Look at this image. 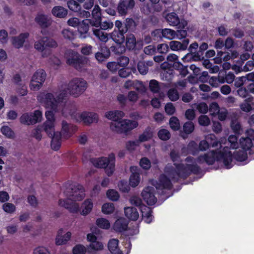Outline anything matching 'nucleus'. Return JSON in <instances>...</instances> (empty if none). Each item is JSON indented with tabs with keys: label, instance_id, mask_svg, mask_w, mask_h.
<instances>
[{
	"label": "nucleus",
	"instance_id": "1",
	"mask_svg": "<svg viewBox=\"0 0 254 254\" xmlns=\"http://www.w3.org/2000/svg\"><path fill=\"white\" fill-rule=\"evenodd\" d=\"M186 166L184 165L167 164L164 169V174L160 176L158 182L153 181L152 184L157 190L170 189L171 181H177L179 178H186L190 173H197L199 167L195 163V161L191 157L186 158Z\"/></svg>",
	"mask_w": 254,
	"mask_h": 254
},
{
	"label": "nucleus",
	"instance_id": "2",
	"mask_svg": "<svg viewBox=\"0 0 254 254\" xmlns=\"http://www.w3.org/2000/svg\"><path fill=\"white\" fill-rule=\"evenodd\" d=\"M67 96V92L65 90L59 92L51 93L43 92L37 97L38 100L43 104L46 108L50 109L45 113L46 121L55 123L54 112H57L62 109V104Z\"/></svg>",
	"mask_w": 254,
	"mask_h": 254
},
{
	"label": "nucleus",
	"instance_id": "3",
	"mask_svg": "<svg viewBox=\"0 0 254 254\" xmlns=\"http://www.w3.org/2000/svg\"><path fill=\"white\" fill-rule=\"evenodd\" d=\"M64 193L68 197L67 199H60L59 204L68 209L70 212H76L79 209V205L75 202L82 200L85 196L83 187L78 184H67L65 185Z\"/></svg>",
	"mask_w": 254,
	"mask_h": 254
},
{
	"label": "nucleus",
	"instance_id": "4",
	"mask_svg": "<svg viewBox=\"0 0 254 254\" xmlns=\"http://www.w3.org/2000/svg\"><path fill=\"white\" fill-rule=\"evenodd\" d=\"M62 114L64 116H70L77 122H83L85 125L97 123L98 116L93 112H84L80 113L77 112V107L75 104H67L62 109Z\"/></svg>",
	"mask_w": 254,
	"mask_h": 254
},
{
	"label": "nucleus",
	"instance_id": "5",
	"mask_svg": "<svg viewBox=\"0 0 254 254\" xmlns=\"http://www.w3.org/2000/svg\"><path fill=\"white\" fill-rule=\"evenodd\" d=\"M216 160H222L227 169H229L232 166L231 164L232 155L231 152L228 151L227 147H224L223 151H220L218 153L212 151L204 155H201L197 158V161L199 163L205 162L208 165H211Z\"/></svg>",
	"mask_w": 254,
	"mask_h": 254
},
{
	"label": "nucleus",
	"instance_id": "6",
	"mask_svg": "<svg viewBox=\"0 0 254 254\" xmlns=\"http://www.w3.org/2000/svg\"><path fill=\"white\" fill-rule=\"evenodd\" d=\"M90 162L95 167L105 168L106 173L109 176L112 175L115 171V155L114 153H110L108 157L91 158Z\"/></svg>",
	"mask_w": 254,
	"mask_h": 254
},
{
	"label": "nucleus",
	"instance_id": "7",
	"mask_svg": "<svg viewBox=\"0 0 254 254\" xmlns=\"http://www.w3.org/2000/svg\"><path fill=\"white\" fill-rule=\"evenodd\" d=\"M42 129L52 137L51 147L55 150H58L61 145V134L59 131H55V123L46 121L43 125Z\"/></svg>",
	"mask_w": 254,
	"mask_h": 254
},
{
	"label": "nucleus",
	"instance_id": "8",
	"mask_svg": "<svg viewBox=\"0 0 254 254\" xmlns=\"http://www.w3.org/2000/svg\"><path fill=\"white\" fill-rule=\"evenodd\" d=\"M87 86V82L83 78H74L69 82L67 89L70 95L76 98L84 92Z\"/></svg>",
	"mask_w": 254,
	"mask_h": 254
},
{
	"label": "nucleus",
	"instance_id": "9",
	"mask_svg": "<svg viewBox=\"0 0 254 254\" xmlns=\"http://www.w3.org/2000/svg\"><path fill=\"white\" fill-rule=\"evenodd\" d=\"M138 123L135 121L130 120H122L119 122H112L110 125L111 130L119 133H127L128 131L136 128Z\"/></svg>",
	"mask_w": 254,
	"mask_h": 254
},
{
	"label": "nucleus",
	"instance_id": "10",
	"mask_svg": "<svg viewBox=\"0 0 254 254\" xmlns=\"http://www.w3.org/2000/svg\"><path fill=\"white\" fill-rule=\"evenodd\" d=\"M66 54L67 56L66 62L67 64L72 65L79 71L84 69L85 64L87 63L86 58L72 50L67 51Z\"/></svg>",
	"mask_w": 254,
	"mask_h": 254
},
{
	"label": "nucleus",
	"instance_id": "11",
	"mask_svg": "<svg viewBox=\"0 0 254 254\" xmlns=\"http://www.w3.org/2000/svg\"><path fill=\"white\" fill-rule=\"evenodd\" d=\"M46 72L42 69L37 70L33 75L30 82L31 90L37 91L42 87L46 78Z\"/></svg>",
	"mask_w": 254,
	"mask_h": 254
},
{
	"label": "nucleus",
	"instance_id": "12",
	"mask_svg": "<svg viewBox=\"0 0 254 254\" xmlns=\"http://www.w3.org/2000/svg\"><path fill=\"white\" fill-rule=\"evenodd\" d=\"M42 113L39 110L35 111L33 113H25L19 118L20 122L25 125H34L41 121Z\"/></svg>",
	"mask_w": 254,
	"mask_h": 254
},
{
	"label": "nucleus",
	"instance_id": "13",
	"mask_svg": "<svg viewBox=\"0 0 254 254\" xmlns=\"http://www.w3.org/2000/svg\"><path fill=\"white\" fill-rule=\"evenodd\" d=\"M165 19L168 23L172 26H177L178 28H184L187 25V22L180 20L178 15L175 12H171L166 15Z\"/></svg>",
	"mask_w": 254,
	"mask_h": 254
},
{
	"label": "nucleus",
	"instance_id": "14",
	"mask_svg": "<svg viewBox=\"0 0 254 254\" xmlns=\"http://www.w3.org/2000/svg\"><path fill=\"white\" fill-rule=\"evenodd\" d=\"M153 188L147 187L141 192V195L144 200L149 205H152L155 203L157 199L154 195Z\"/></svg>",
	"mask_w": 254,
	"mask_h": 254
},
{
	"label": "nucleus",
	"instance_id": "15",
	"mask_svg": "<svg viewBox=\"0 0 254 254\" xmlns=\"http://www.w3.org/2000/svg\"><path fill=\"white\" fill-rule=\"evenodd\" d=\"M34 48L38 52H41L43 58H47L51 54V50L46 49L44 37L36 41L34 45Z\"/></svg>",
	"mask_w": 254,
	"mask_h": 254
},
{
	"label": "nucleus",
	"instance_id": "16",
	"mask_svg": "<svg viewBox=\"0 0 254 254\" xmlns=\"http://www.w3.org/2000/svg\"><path fill=\"white\" fill-rule=\"evenodd\" d=\"M189 43L188 39L183 40L182 43L177 41H172L169 43V47L172 51H184L187 49Z\"/></svg>",
	"mask_w": 254,
	"mask_h": 254
},
{
	"label": "nucleus",
	"instance_id": "17",
	"mask_svg": "<svg viewBox=\"0 0 254 254\" xmlns=\"http://www.w3.org/2000/svg\"><path fill=\"white\" fill-rule=\"evenodd\" d=\"M134 5L133 0H123L118 5V10L122 15H125L128 9H131Z\"/></svg>",
	"mask_w": 254,
	"mask_h": 254
},
{
	"label": "nucleus",
	"instance_id": "18",
	"mask_svg": "<svg viewBox=\"0 0 254 254\" xmlns=\"http://www.w3.org/2000/svg\"><path fill=\"white\" fill-rule=\"evenodd\" d=\"M130 171L132 173L129 179V184L132 187H136L140 181V175L138 172V169L137 167L131 166Z\"/></svg>",
	"mask_w": 254,
	"mask_h": 254
},
{
	"label": "nucleus",
	"instance_id": "19",
	"mask_svg": "<svg viewBox=\"0 0 254 254\" xmlns=\"http://www.w3.org/2000/svg\"><path fill=\"white\" fill-rule=\"evenodd\" d=\"M153 33L155 34H161L162 36L169 40H172L176 38L177 32L169 28L158 29L155 30Z\"/></svg>",
	"mask_w": 254,
	"mask_h": 254
},
{
	"label": "nucleus",
	"instance_id": "20",
	"mask_svg": "<svg viewBox=\"0 0 254 254\" xmlns=\"http://www.w3.org/2000/svg\"><path fill=\"white\" fill-rule=\"evenodd\" d=\"M35 21L42 28L48 27L52 22L50 17L43 14H38L35 18Z\"/></svg>",
	"mask_w": 254,
	"mask_h": 254
},
{
	"label": "nucleus",
	"instance_id": "21",
	"mask_svg": "<svg viewBox=\"0 0 254 254\" xmlns=\"http://www.w3.org/2000/svg\"><path fill=\"white\" fill-rule=\"evenodd\" d=\"M127 32V29L121 30V31L114 30L110 34L111 38L118 44H122L125 41L124 34Z\"/></svg>",
	"mask_w": 254,
	"mask_h": 254
},
{
	"label": "nucleus",
	"instance_id": "22",
	"mask_svg": "<svg viewBox=\"0 0 254 254\" xmlns=\"http://www.w3.org/2000/svg\"><path fill=\"white\" fill-rule=\"evenodd\" d=\"M29 36L28 33H21L18 36L13 37L11 38V42L13 46L17 49L22 47L25 39Z\"/></svg>",
	"mask_w": 254,
	"mask_h": 254
},
{
	"label": "nucleus",
	"instance_id": "23",
	"mask_svg": "<svg viewBox=\"0 0 254 254\" xmlns=\"http://www.w3.org/2000/svg\"><path fill=\"white\" fill-rule=\"evenodd\" d=\"M205 140L208 142L209 146L213 147L218 146L222 147V144H225L226 142L225 138H221L220 141L217 140L216 137L213 134H209L205 137Z\"/></svg>",
	"mask_w": 254,
	"mask_h": 254
},
{
	"label": "nucleus",
	"instance_id": "24",
	"mask_svg": "<svg viewBox=\"0 0 254 254\" xmlns=\"http://www.w3.org/2000/svg\"><path fill=\"white\" fill-rule=\"evenodd\" d=\"M124 116V112L121 111H110L105 114L106 117L110 120H112L113 122H119V120Z\"/></svg>",
	"mask_w": 254,
	"mask_h": 254
},
{
	"label": "nucleus",
	"instance_id": "25",
	"mask_svg": "<svg viewBox=\"0 0 254 254\" xmlns=\"http://www.w3.org/2000/svg\"><path fill=\"white\" fill-rule=\"evenodd\" d=\"M91 30L93 35L100 41L106 43L109 40L108 34L101 28H92Z\"/></svg>",
	"mask_w": 254,
	"mask_h": 254
},
{
	"label": "nucleus",
	"instance_id": "26",
	"mask_svg": "<svg viewBox=\"0 0 254 254\" xmlns=\"http://www.w3.org/2000/svg\"><path fill=\"white\" fill-rule=\"evenodd\" d=\"M141 211L142 213V218L147 223H150L153 219L152 215V210L150 208L143 205L141 206Z\"/></svg>",
	"mask_w": 254,
	"mask_h": 254
},
{
	"label": "nucleus",
	"instance_id": "27",
	"mask_svg": "<svg viewBox=\"0 0 254 254\" xmlns=\"http://www.w3.org/2000/svg\"><path fill=\"white\" fill-rule=\"evenodd\" d=\"M141 211L142 213V218L147 223H150L153 219L152 215V210L150 208L143 205L141 206Z\"/></svg>",
	"mask_w": 254,
	"mask_h": 254
},
{
	"label": "nucleus",
	"instance_id": "28",
	"mask_svg": "<svg viewBox=\"0 0 254 254\" xmlns=\"http://www.w3.org/2000/svg\"><path fill=\"white\" fill-rule=\"evenodd\" d=\"M127 222L124 218L118 219L114 223V229L117 232H123L127 229Z\"/></svg>",
	"mask_w": 254,
	"mask_h": 254
},
{
	"label": "nucleus",
	"instance_id": "29",
	"mask_svg": "<svg viewBox=\"0 0 254 254\" xmlns=\"http://www.w3.org/2000/svg\"><path fill=\"white\" fill-rule=\"evenodd\" d=\"M52 14L58 18H64L67 14L66 9L62 6H55L52 9Z\"/></svg>",
	"mask_w": 254,
	"mask_h": 254
},
{
	"label": "nucleus",
	"instance_id": "30",
	"mask_svg": "<svg viewBox=\"0 0 254 254\" xmlns=\"http://www.w3.org/2000/svg\"><path fill=\"white\" fill-rule=\"evenodd\" d=\"M61 230L59 231L56 239V244L57 245H62L66 244L70 239L71 233L67 232L64 235H61Z\"/></svg>",
	"mask_w": 254,
	"mask_h": 254
},
{
	"label": "nucleus",
	"instance_id": "31",
	"mask_svg": "<svg viewBox=\"0 0 254 254\" xmlns=\"http://www.w3.org/2000/svg\"><path fill=\"white\" fill-rule=\"evenodd\" d=\"M125 213L128 219L133 221L136 220L139 217V214L137 209L132 207L125 208Z\"/></svg>",
	"mask_w": 254,
	"mask_h": 254
},
{
	"label": "nucleus",
	"instance_id": "32",
	"mask_svg": "<svg viewBox=\"0 0 254 254\" xmlns=\"http://www.w3.org/2000/svg\"><path fill=\"white\" fill-rule=\"evenodd\" d=\"M119 241L116 239H113L108 243V248L109 251L113 254H122V252L119 247Z\"/></svg>",
	"mask_w": 254,
	"mask_h": 254
},
{
	"label": "nucleus",
	"instance_id": "33",
	"mask_svg": "<svg viewBox=\"0 0 254 254\" xmlns=\"http://www.w3.org/2000/svg\"><path fill=\"white\" fill-rule=\"evenodd\" d=\"M152 61L139 62L137 64V69L141 74L145 75L148 71V67L153 65Z\"/></svg>",
	"mask_w": 254,
	"mask_h": 254
},
{
	"label": "nucleus",
	"instance_id": "34",
	"mask_svg": "<svg viewBox=\"0 0 254 254\" xmlns=\"http://www.w3.org/2000/svg\"><path fill=\"white\" fill-rule=\"evenodd\" d=\"M110 55V51L107 47L101 49V52L96 53L95 58L99 62H102L107 59Z\"/></svg>",
	"mask_w": 254,
	"mask_h": 254
},
{
	"label": "nucleus",
	"instance_id": "35",
	"mask_svg": "<svg viewBox=\"0 0 254 254\" xmlns=\"http://www.w3.org/2000/svg\"><path fill=\"white\" fill-rule=\"evenodd\" d=\"M88 31V23H87L86 20H83L78 27V32L80 34L79 37L81 38H86Z\"/></svg>",
	"mask_w": 254,
	"mask_h": 254
},
{
	"label": "nucleus",
	"instance_id": "36",
	"mask_svg": "<svg viewBox=\"0 0 254 254\" xmlns=\"http://www.w3.org/2000/svg\"><path fill=\"white\" fill-rule=\"evenodd\" d=\"M253 100V97L252 96H250L246 98L244 101L242 103L240 107L241 109L245 112H249L252 110V106L251 105V103H252Z\"/></svg>",
	"mask_w": 254,
	"mask_h": 254
},
{
	"label": "nucleus",
	"instance_id": "37",
	"mask_svg": "<svg viewBox=\"0 0 254 254\" xmlns=\"http://www.w3.org/2000/svg\"><path fill=\"white\" fill-rule=\"evenodd\" d=\"M92 208L93 203L91 200L86 199L82 204L81 214L83 215H87L91 212Z\"/></svg>",
	"mask_w": 254,
	"mask_h": 254
},
{
	"label": "nucleus",
	"instance_id": "38",
	"mask_svg": "<svg viewBox=\"0 0 254 254\" xmlns=\"http://www.w3.org/2000/svg\"><path fill=\"white\" fill-rule=\"evenodd\" d=\"M62 126L63 137L65 139L68 138L71 134V126L65 121L62 122Z\"/></svg>",
	"mask_w": 254,
	"mask_h": 254
},
{
	"label": "nucleus",
	"instance_id": "39",
	"mask_svg": "<svg viewBox=\"0 0 254 254\" xmlns=\"http://www.w3.org/2000/svg\"><path fill=\"white\" fill-rule=\"evenodd\" d=\"M240 144L245 151L249 150L253 146L252 139L249 137H241L240 139Z\"/></svg>",
	"mask_w": 254,
	"mask_h": 254
},
{
	"label": "nucleus",
	"instance_id": "40",
	"mask_svg": "<svg viewBox=\"0 0 254 254\" xmlns=\"http://www.w3.org/2000/svg\"><path fill=\"white\" fill-rule=\"evenodd\" d=\"M153 136L152 131L149 128H147L138 137L139 142H144L148 140Z\"/></svg>",
	"mask_w": 254,
	"mask_h": 254
},
{
	"label": "nucleus",
	"instance_id": "41",
	"mask_svg": "<svg viewBox=\"0 0 254 254\" xmlns=\"http://www.w3.org/2000/svg\"><path fill=\"white\" fill-rule=\"evenodd\" d=\"M167 61L168 63H170V64L164 62L161 65L162 68H166L169 67V64L172 65L173 63H175L176 61H178V57L174 54H170L167 57Z\"/></svg>",
	"mask_w": 254,
	"mask_h": 254
},
{
	"label": "nucleus",
	"instance_id": "42",
	"mask_svg": "<svg viewBox=\"0 0 254 254\" xmlns=\"http://www.w3.org/2000/svg\"><path fill=\"white\" fill-rule=\"evenodd\" d=\"M136 45V39L134 36L132 34H128L126 38V46L129 49H133Z\"/></svg>",
	"mask_w": 254,
	"mask_h": 254
},
{
	"label": "nucleus",
	"instance_id": "43",
	"mask_svg": "<svg viewBox=\"0 0 254 254\" xmlns=\"http://www.w3.org/2000/svg\"><path fill=\"white\" fill-rule=\"evenodd\" d=\"M234 158L238 161H243L247 158V153L245 150L238 151L234 153Z\"/></svg>",
	"mask_w": 254,
	"mask_h": 254
},
{
	"label": "nucleus",
	"instance_id": "44",
	"mask_svg": "<svg viewBox=\"0 0 254 254\" xmlns=\"http://www.w3.org/2000/svg\"><path fill=\"white\" fill-rule=\"evenodd\" d=\"M97 226L102 229H108L110 227L109 221L105 218H101L96 220Z\"/></svg>",
	"mask_w": 254,
	"mask_h": 254
},
{
	"label": "nucleus",
	"instance_id": "45",
	"mask_svg": "<svg viewBox=\"0 0 254 254\" xmlns=\"http://www.w3.org/2000/svg\"><path fill=\"white\" fill-rule=\"evenodd\" d=\"M149 87L150 91L154 93H158L160 89L159 82L155 79L150 81Z\"/></svg>",
	"mask_w": 254,
	"mask_h": 254
},
{
	"label": "nucleus",
	"instance_id": "46",
	"mask_svg": "<svg viewBox=\"0 0 254 254\" xmlns=\"http://www.w3.org/2000/svg\"><path fill=\"white\" fill-rule=\"evenodd\" d=\"M67 6L69 9L76 12L80 10V5L74 0H69L67 2Z\"/></svg>",
	"mask_w": 254,
	"mask_h": 254
},
{
	"label": "nucleus",
	"instance_id": "47",
	"mask_svg": "<svg viewBox=\"0 0 254 254\" xmlns=\"http://www.w3.org/2000/svg\"><path fill=\"white\" fill-rule=\"evenodd\" d=\"M158 136L162 140H167L170 138V133L166 129L162 128L159 130Z\"/></svg>",
	"mask_w": 254,
	"mask_h": 254
},
{
	"label": "nucleus",
	"instance_id": "48",
	"mask_svg": "<svg viewBox=\"0 0 254 254\" xmlns=\"http://www.w3.org/2000/svg\"><path fill=\"white\" fill-rule=\"evenodd\" d=\"M170 126L174 130H178L180 128V122L177 118L172 117L169 121Z\"/></svg>",
	"mask_w": 254,
	"mask_h": 254
},
{
	"label": "nucleus",
	"instance_id": "49",
	"mask_svg": "<svg viewBox=\"0 0 254 254\" xmlns=\"http://www.w3.org/2000/svg\"><path fill=\"white\" fill-rule=\"evenodd\" d=\"M133 88L140 93H144L146 91V88L143 83L138 80H134Z\"/></svg>",
	"mask_w": 254,
	"mask_h": 254
},
{
	"label": "nucleus",
	"instance_id": "50",
	"mask_svg": "<svg viewBox=\"0 0 254 254\" xmlns=\"http://www.w3.org/2000/svg\"><path fill=\"white\" fill-rule=\"evenodd\" d=\"M127 100L132 103H135L139 99V96L134 91H130L127 95Z\"/></svg>",
	"mask_w": 254,
	"mask_h": 254
},
{
	"label": "nucleus",
	"instance_id": "51",
	"mask_svg": "<svg viewBox=\"0 0 254 254\" xmlns=\"http://www.w3.org/2000/svg\"><path fill=\"white\" fill-rule=\"evenodd\" d=\"M44 40H45L46 47L56 48L58 47L57 42L53 39L44 37Z\"/></svg>",
	"mask_w": 254,
	"mask_h": 254
},
{
	"label": "nucleus",
	"instance_id": "52",
	"mask_svg": "<svg viewBox=\"0 0 254 254\" xmlns=\"http://www.w3.org/2000/svg\"><path fill=\"white\" fill-rule=\"evenodd\" d=\"M194 128V124L191 122H187L183 126V130L186 134L191 133L193 131Z\"/></svg>",
	"mask_w": 254,
	"mask_h": 254
},
{
	"label": "nucleus",
	"instance_id": "53",
	"mask_svg": "<svg viewBox=\"0 0 254 254\" xmlns=\"http://www.w3.org/2000/svg\"><path fill=\"white\" fill-rule=\"evenodd\" d=\"M2 134L8 138H12L14 136V132L7 126H4L1 128Z\"/></svg>",
	"mask_w": 254,
	"mask_h": 254
},
{
	"label": "nucleus",
	"instance_id": "54",
	"mask_svg": "<svg viewBox=\"0 0 254 254\" xmlns=\"http://www.w3.org/2000/svg\"><path fill=\"white\" fill-rule=\"evenodd\" d=\"M100 28L104 30L111 29L113 27L114 24L110 20L100 21Z\"/></svg>",
	"mask_w": 254,
	"mask_h": 254
},
{
	"label": "nucleus",
	"instance_id": "55",
	"mask_svg": "<svg viewBox=\"0 0 254 254\" xmlns=\"http://www.w3.org/2000/svg\"><path fill=\"white\" fill-rule=\"evenodd\" d=\"M62 34L65 39L69 40H71L74 38L73 32L68 28L63 29L62 31Z\"/></svg>",
	"mask_w": 254,
	"mask_h": 254
},
{
	"label": "nucleus",
	"instance_id": "56",
	"mask_svg": "<svg viewBox=\"0 0 254 254\" xmlns=\"http://www.w3.org/2000/svg\"><path fill=\"white\" fill-rule=\"evenodd\" d=\"M102 212L105 214H110L114 210V205L112 203L104 204L102 208Z\"/></svg>",
	"mask_w": 254,
	"mask_h": 254
},
{
	"label": "nucleus",
	"instance_id": "57",
	"mask_svg": "<svg viewBox=\"0 0 254 254\" xmlns=\"http://www.w3.org/2000/svg\"><path fill=\"white\" fill-rule=\"evenodd\" d=\"M17 92L21 96H25L27 94V87L25 82L20 83L16 88Z\"/></svg>",
	"mask_w": 254,
	"mask_h": 254
},
{
	"label": "nucleus",
	"instance_id": "58",
	"mask_svg": "<svg viewBox=\"0 0 254 254\" xmlns=\"http://www.w3.org/2000/svg\"><path fill=\"white\" fill-rule=\"evenodd\" d=\"M86 252V248L82 245H77L72 249L73 254H85Z\"/></svg>",
	"mask_w": 254,
	"mask_h": 254
},
{
	"label": "nucleus",
	"instance_id": "59",
	"mask_svg": "<svg viewBox=\"0 0 254 254\" xmlns=\"http://www.w3.org/2000/svg\"><path fill=\"white\" fill-rule=\"evenodd\" d=\"M209 110L211 115L215 116L219 113L220 111L219 106L217 103H212L209 105Z\"/></svg>",
	"mask_w": 254,
	"mask_h": 254
},
{
	"label": "nucleus",
	"instance_id": "60",
	"mask_svg": "<svg viewBox=\"0 0 254 254\" xmlns=\"http://www.w3.org/2000/svg\"><path fill=\"white\" fill-rule=\"evenodd\" d=\"M195 108L200 113L205 114L208 110V107L207 104L204 102L195 104Z\"/></svg>",
	"mask_w": 254,
	"mask_h": 254
},
{
	"label": "nucleus",
	"instance_id": "61",
	"mask_svg": "<svg viewBox=\"0 0 254 254\" xmlns=\"http://www.w3.org/2000/svg\"><path fill=\"white\" fill-rule=\"evenodd\" d=\"M107 197L113 201H116L119 198V194L118 192L114 190H109L107 192Z\"/></svg>",
	"mask_w": 254,
	"mask_h": 254
},
{
	"label": "nucleus",
	"instance_id": "62",
	"mask_svg": "<svg viewBox=\"0 0 254 254\" xmlns=\"http://www.w3.org/2000/svg\"><path fill=\"white\" fill-rule=\"evenodd\" d=\"M168 96L172 101L177 100L179 97L178 91L175 89H171L168 91Z\"/></svg>",
	"mask_w": 254,
	"mask_h": 254
},
{
	"label": "nucleus",
	"instance_id": "63",
	"mask_svg": "<svg viewBox=\"0 0 254 254\" xmlns=\"http://www.w3.org/2000/svg\"><path fill=\"white\" fill-rule=\"evenodd\" d=\"M2 208L3 210L8 213H12L15 210V206L11 203L6 202L3 204Z\"/></svg>",
	"mask_w": 254,
	"mask_h": 254
},
{
	"label": "nucleus",
	"instance_id": "64",
	"mask_svg": "<svg viewBox=\"0 0 254 254\" xmlns=\"http://www.w3.org/2000/svg\"><path fill=\"white\" fill-rule=\"evenodd\" d=\"M198 120L200 126H208L210 124L209 118L206 115H201L199 117Z\"/></svg>",
	"mask_w": 254,
	"mask_h": 254
}]
</instances>
